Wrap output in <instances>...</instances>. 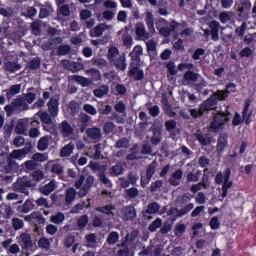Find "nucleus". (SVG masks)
<instances>
[{
    "label": "nucleus",
    "mask_w": 256,
    "mask_h": 256,
    "mask_svg": "<svg viewBox=\"0 0 256 256\" xmlns=\"http://www.w3.org/2000/svg\"><path fill=\"white\" fill-rule=\"evenodd\" d=\"M125 195L127 199H137L139 197V189L132 187L125 190Z\"/></svg>",
    "instance_id": "49"
},
{
    "label": "nucleus",
    "mask_w": 256,
    "mask_h": 256,
    "mask_svg": "<svg viewBox=\"0 0 256 256\" xmlns=\"http://www.w3.org/2000/svg\"><path fill=\"white\" fill-rule=\"evenodd\" d=\"M145 23L149 32H147L143 22H138L135 25V33L139 39H142V41L151 39V35H154L155 33V16H153V12L146 13Z\"/></svg>",
    "instance_id": "2"
},
{
    "label": "nucleus",
    "mask_w": 256,
    "mask_h": 256,
    "mask_svg": "<svg viewBox=\"0 0 256 256\" xmlns=\"http://www.w3.org/2000/svg\"><path fill=\"white\" fill-rule=\"evenodd\" d=\"M225 95L223 92H213L203 103L199 105L198 110L192 108L189 110V113L193 119H199V117H203L209 111H215L219 101H223L225 99Z\"/></svg>",
    "instance_id": "1"
},
{
    "label": "nucleus",
    "mask_w": 256,
    "mask_h": 256,
    "mask_svg": "<svg viewBox=\"0 0 256 256\" xmlns=\"http://www.w3.org/2000/svg\"><path fill=\"white\" fill-rule=\"evenodd\" d=\"M35 209V204L33 203V200L27 199L23 205H20L17 207L18 213H31Z\"/></svg>",
    "instance_id": "18"
},
{
    "label": "nucleus",
    "mask_w": 256,
    "mask_h": 256,
    "mask_svg": "<svg viewBox=\"0 0 256 256\" xmlns=\"http://www.w3.org/2000/svg\"><path fill=\"white\" fill-rule=\"evenodd\" d=\"M68 107L72 113V115H77V113H79V103L77 102V100H71L68 104Z\"/></svg>",
    "instance_id": "56"
},
{
    "label": "nucleus",
    "mask_w": 256,
    "mask_h": 256,
    "mask_svg": "<svg viewBox=\"0 0 256 256\" xmlns=\"http://www.w3.org/2000/svg\"><path fill=\"white\" fill-rule=\"evenodd\" d=\"M48 113L51 117H57L59 115V100L55 98H50L49 102L47 103Z\"/></svg>",
    "instance_id": "16"
},
{
    "label": "nucleus",
    "mask_w": 256,
    "mask_h": 256,
    "mask_svg": "<svg viewBox=\"0 0 256 256\" xmlns=\"http://www.w3.org/2000/svg\"><path fill=\"white\" fill-rule=\"evenodd\" d=\"M114 110L116 111V113L126 115L127 114V104H125V102H123V100H120L114 105Z\"/></svg>",
    "instance_id": "41"
},
{
    "label": "nucleus",
    "mask_w": 256,
    "mask_h": 256,
    "mask_svg": "<svg viewBox=\"0 0 256 256\" xmlns=\"http://www.w3.org/2000/svg\"><path fill=\"white\" fill-rule=\"evenodd\" d=\"M24 221L31 223V221H37L38 225H45L47 219L43 217V214L39 211H34L30 215L24 217Z\"/></svg>",
    "instance_id": "11"
},
{
    "label": "nucleus",
    "mask_w": 256,
    "mask_h": 256,
    "mask_svg": "<svg viewBox=\"0 0 256 256\" xmlns=\"http://www.w3.org/2000/svg\"><path fill=\"white\" fill-rule=\"evenodd\" d=\"M30 125L31 127H34V128H31L29 130V137H31L32 139H35V137H39L40 135V132H39V121L37 120H32L30 122Z\"/></svg>",
    "instance_id": "29"
},
{
    "label": "nucleus",
    "mask_w": 256,
    "mask_h": 256,
    "mask_svg": "<svg viewBox=\"0 0 256 256\" xmlns=\"http://www.w3.org/2000/svg\"><path fill=\"white\" fill-rule=\"evenodd\" d=\"M118 242H119V232L117 231L110 232L106 239V243H108V245H115Z\"/></svg>",
    "instance_id": "42"
},
{
    "label": "nucleus",
    "mask_w": 256,
    "mask_h": 256,
    "mask_svg": "<svg viewBox=\"0 0 256 256\" xmlns=\"http://www.w3.org/2000/svg\"><path fill=\"white\" fill-rule=\"evenodd\" d=\"M41 67V58L36 57L27 63L26 69L29 71H37Z\"/></svg>",
    "instance_id": "34"
},
{
    "label": "nucleus",
    "mask_w": 256,
    "mask_h": 256,
    "mask_svg": "<svg viewBox=\"0 0 256 256\" xmlns=\"http://www.w3.org/2000/svg\"><path fill=\"white\" fill-rule=\"evenodd\" d=\"M51 114H48L47 112H42L40 114V121L42 123V127L44 131H47L48 133H51L53 131V127H49L50 125H53V118H51Z\"/></svg>",
    "instance_id": "10"
},
{
    "label": "nucleus",
    "mask_w": 256,
    "mask_h": 256,
    "mask_svg": "<svg viewBox=\"0 0 256 256\" xmlns=\"http://www.w3.org/2000/svg\"><path fill=\"white\" fill-rule=\"evenodd\" d=\"M83 109L88 115H97V108L91 104H84Z\"/></svg>",
    "instance_id": "64"
},
{
    "label": "nucleus",
    "mask_w": 256,
    "mask_h": 256,
    "mask_svg": "<svg viewBox=\"0 0 256 256\" xmlns=\"http://www.w3.org/2000/svg\"><path fill=\"white\" fill-rule=\"evenodd\" d=\"M237 91V84L229 82L228 84H226L225 86V90H217L216 93H224V95L226 96L225 99L223 100H218V101H225L229 95H231V93H236Z\"/></svg>",
    "instance_id": "20"
},
{
    "label": "nucleus",
    "mask_w": 256,
    "mask_h": 256,
    "mask_svg": "<svg viewBox=\"0 0 256 256\" xmlns=\"http://www.w3.org/2000/svg\"><path fill=\"white\" fill-rule=\"evenodd\" d=\"M120 213H121V219H123V221H133L134 219L137 218V210L133 205L122 207L120 209Z\"/></svg>",
    "instance_id": "6"
},
{
    "label": "nucleus",
    "mask_w": 256,
    "mask_h": 256,
    "mask_svg": "<svg viewBox=\"0 0 256 256\" xmlns=\"http://www.w3.org/2000/svg\"><path fill=\"white\" fill-rule=\"evenodd\" d=\"M98 177L103 185H107V187H113V183L111 182L109 177H107V174H105V170H101L100 172H98Z\"/></svg>",
    "instance_id": "44"
},
{
    "label": "nucleus",
    "mask_w": 256,
    "mask_h": 256,
    "mask_svg": "<svg viewBox=\"0 0 256 256\" xmlns=\"http://www.w3.org/2000/svg\"><path fill=\"white\" fill-rule=\"evenodd\" d=\"M13 129H15V122L10 121L4 125V136L9 137L13 133Z\"/></svg>",
    "instance_id": "55"
},
{
    "label": "nucleus",
    "mask_w": 256,
    "mask_h": 256,
    "mask_svg": "<svg viewBox=\"0 0 256 256\" xmlns=\"http://www.w3.org/2000/svg\"><path fill=\"white\" fill-rule=\"evenodd\" d=\"M25 166V172L29 173L30 171H37L39 164H37V162H35L34 160H27L24 163Z\"/></svg>",
    "instance_id": "46"
},
{
    "label": "nucleus",
    "mask_w": 256,
    "mask_h": 256,
    "mask_svg": "<svg viewBox=\"0 0 256 256\" xmlns=\"http://www.w3.org/2000/svg\"><path fill=\"white\" fill-rule=\"evenodd\" d=\"M71 80L79 83L81 87H89L90 85H93V80L79 75H72Z\"/></svg>",
    "instance_id": "21"
},
{
    "label": "nucleus",
    "mask_w": 256,
    "mask_h": 256,
    "mask_svg": "<svg viewBox=\"0 0 256 256\" xmlns=\"http://www.w3.org/2000/svg\"><path fill=\"white\" fill-rule=\"evenodd\" d=\"M59 129H60V133H61L62 137H64V138L71 137V135H73L75 133V128H73V126H71L69 124V121H67V120H63L59 124Z\"/></svg>",
    "instance_id": "12"
},
{
    "label": "nucleus",
    "mask_w": 256,
    "mask_h": 256,
    "mask_svg": "<svg viewBox=\"0 0 256 256\" xmlns=\"http://www.w3.org/2000/svg\"><path fill=\"white\" fill-rule=\"evenodd\" d=\"M21 68H22L21 64L17 62L8 61L5 63V69L9 73H17V71H21Z\"/></svg>",
    "instance_id": "32"
},
{
    "label": "nucleus",
    "mask_w": 256,
    "mask_h": 256,
    "mask_svg": "<svg viewBox=\"0 0 256 256\" xmlns=\"http://www.w3.org/2000/svg\"><path fill=\"white\" fill-rule=\"evenodd\" d=\"M37 149L38 151H47V149H49V138H47V136L39 139Z\"/></svg>",
    "instance_id": "40"
},
{
    "label": "nucleus",
    "mask_w": 256,
    "mask_h": 256,
    "mask_svg": "<svg viewBox=\"0 0 256 256\" xmlns=\"http://www.w3.org/2000/svg\"><path fill=\"white\" fill-rule=\"evenodd\" d=\"M195 139L202 145V147H207V145H211V137H207V135L203 134L201 130H198L194 134Z\"/></svg>",
    "instance_id": "19"
},
{
    "label": "nucleus",
    "mask_w": 256,
    "mask_h": 256,
    "mask_svg": "<svg viewBox=\"0 0 256 256\" xmlns=\"http://www.w3.org/2000/svg\"><path fill=\"white\" fill-rule=\"evenodd\" d=\"M219 27H221L219 22L216 20H212L209 23L210 30L205 29L204 34L206 35V37H209V35H211L212 41H219Z\"/></svg>",
    "instance_id": "7"
},
{
    "label": "nucleus",
    "mask_w": 256,
    "mask_h": 256,
    "mask_svg": "<svg viewBox=\"0 0 256 256\" xmlns=\"http://www.w3.org/2000/svg\"><path fill=\"white\" fill-rule=\"evenodd\" d=\"M128 75L132 77L134 81H143V79H145V72L138 66H130Z\"/></svg>",
    "instance_id": "13"
},
{
    "label": "nucleus",
    "mask_w": 256,
    "mask_h": 256,
    "mask_svg": "<svg viewBox=\"0 0 256 256\" xmlns=\"http://www.w3.org/2000/svg\"><path fill=\"white\" fill-rule=\"evenodd\" d=\"M74 150L75 145H73V143H68L61 149L60 157H71Z\"/></svg>",
    "instance_id": "33"
},
{
    "label": "nucleus",
    "mask_w": 256,
    "mask_h": 256,
    "mask_svg": "<svg viewBox=\"0 0 256 256\" xmlns=\"http://www.w3.org/2000/svg\"><path fill=\"white\" fill-rule=\"evenodd\" d=\"M246 31H247V22H242V24L235 29V33H237V35L241 39H243V37H245Z\"/></svg>",
    "instance_id": "57"
},
{
    "label": "nucleus",
    "mask_w": 256,
    "mask_h": 256,
    "mask_svg": "<svg viewBox=\"0 0 256 256\" xmlns=\"http://www.w3.org/2000/svg\"><path fill=\"white\" fill-rule=\"evenodd\" d=\"M89 223V216L82 215L77 220V227L78 229H85Z\"/></svg>",
    "instance_id": "52"
},
{
    "label": "nucleus",
    "mask_w": 256,
    "mask_h": 256,
    "mask_svg": "<svg viewBox=\"0 0 256 256\" xmlns=\"http://www.w3.org/2000/svg\"><path fill=\"white\" fill-rule=\"evenodd\" d=\"M157 171V161H152L146 168V179L147 182L144 184L143 179H141V187H145L151 179H153V175H155V172Z\"/></svg>",
    "instance_id": "15"
},
{
    "label": "nucleus",
    "mask_w": 256,
    "mask_h": 256,
    "mask_svg": "<svg viewBox=\"0 0 256 256\" xmlns=\"http://www.w3.org/2000/svg\"><path fill=\"white\" fill-rule=\"evenodd\" d=\"M86 135L90 138V139H99L101 137V129L97 128V127H93V128H88L86 130Z\"/></svg>",
    "instance_id": "36"
},
{
    "label": "nucleus",
    "mask_w": 256,
    "mask_h": 256,
    "mask_svg": "<svg viewBox=\"0 0 256 256\" xmlns=\"http://www.w3.org/2000/svg\"><path fill=\"white\" fill-rule=\"evenodd\" d=\"M227 134H222L218 137L217 141V151H225V147H227Z\"/></svg>",
    "instance_id": "35"
},
{
    "label": "nucleus",
    "mask_w": 256,
    "mask_h": 256,
    "mask_svg": "<svg viewBox=\"0 0 256 256\" xmlns=\"http://www.w3.org/2000/svg\"><path fill=\"white\" fill-rule=\"evenodd\" d=\"M29 153V149L22 148L18 150H13L10 154L11 159H21V157H25Z\"/></svg>",
    "instance_id": "38"
},
{
    "label": "nucleus",
    "mask_w": 256,
    "mask_h": 256,
    "mask_svg": "<svg viewBox=\"0 0 256 256\" xmlns=\"http://www.w3.org/2000/svg\"><path fill=\"white\" fill-rule=\"evenodd\" d=\"M152 137L150 139L151 145H159L161 143V128L159 127H151Z\"/></svg>",
    "instance_id": "17"
},
{
    "label": "nucleus",
    "mask_w": 256,
    "mask_h": 256,
    "mask_svg": "<svg viewBox=\"0 0 256 256\" xmlns=\"http://www.w3.org/2000/svg\"><path fill=\"white\" fill-rule=\"evenodd\" d=\"M159 209H161L159 203L151 202L146 208V213L147 215H155L156 213H159Z\"/></svg>",
    "instance_id": "39"
},
{
    "label": "nucleus",
    "mask_w": 256,
    "mask_h": 256,
    "mask_svg": "<svg viewBox=\"0 0 256 256\" xmlns=\"http://www.w3.org/2000/svg\"><path fill=\"white\" fill-rule=\"evenodd\" d=\"M212 121L210 123V128L212 131L217 132L220 129H223L229 121H231V112L229 107L226 108V111H218L216 114H213Z\"/></svg>",
    "instance_id": "3"
},
{
    "label": "nucleus",
    "mask_w": 256,
    "mask_h": 256,
    "mask_svg": "<svg viewBox=\"0 0 256 256\" xmlns=\"http://www.w3.org/2000/svg\"><path fill=\"white\" fill-rule=\"evenodd\" d=\"M115 131V124L113 122H106L103 126V133L104 135H111Z\"/></svg>",
    "instance_id": "54"
},
{
    "label": "nucleus",
    "mask_w": 256,
    "mask_h": 256,
    "mask_svg": "<svg viewBox=\"0 0 256 256\" xmlns=\"http://www.w3.org/2000/svg\"><path fill=\"white\" fill-rule=\"evenodd\" d=\"M186 230H187V225H185L184 223L178 224L174 229V235L179 237L183 235V233H185Z\"/></svg>",
    "instance_id": "61"
},
{
    "label": "nucleus",
    "mask_w": 256,
    "mask_h": 256,
    "mask_svg": "<svg viewBox=\"0 0 256 256\" xmlns=\"http://www.w3.org/2000/svg\"><path fill=\"white\" fill-rule=\"evenodd\" d=\"M21 243L22 249H25V251H28V249H31V247H33V241H31V236L29 234L21 235Z\"/></svg>",
    "instance_id": "30"
},
{
    "label": "nucleus",
    "mask_w": 256,
    "mask_h": 256,
    "mask_svg": "<svg viewBox=\"0 0 256 256\" xmlns=\"http://www.w3.org/2000/svg\"><path fill=\"white\" fill-rule=\"evenodd\" d=\"M93 183H95V177L93 175L87 176L85 180V184L78 191V197H86V195L91 191V187H93Z\"/></svg>",
    "instance_id": "9"
},
{
    "label": "nucleus",
    "mask_w": 256,
    "mask_h": 256,
    "mask_svg": "<svg viewBox=\"0 0 256 256\" xmlns=\"http://www.w3.org/2000/svg\"><path fill=\"white\" fill-rule=\"evenodd\" d=\"M184 81H197L199 79V74L195 73L194 71L188 70L185 72Z\"/></svg>",
    "instance_id": "50"
},
{
    "label": "nucleus",
    "mask_w": 256,
    "mask_h": 256,
    "mask_svg": "<svg viewBox=\"0 0 256 256\" xmlns=\"http://www.w3.org/2000/svg\"><path fill=\"white\" fill-rule=\"evenodd\" d=\"M194 208H195V204L189 203V204L185 205L183 208L178 209L177 214H176V219H179V217H185V215H187V213H190L191 211H193Z\"/></svg>",
    "instance_id": "27"
},
{
    "label": "nucleus",
    "mask_w": 256,
    "mask_h": 256,
    "mask_svg": "<svg viewBox=\"0 0 256 256\" xmlns=\"http://www.w3.org/2000/svg\"><path fill=\"white\" fill-rule=\"evenodd\" d=\"M95 211H97L98 213H102L103 215H113V211H115V206H113L112 204L98 206L95 208Z\"/></svg>",
    "instance_id": "26"
},
{
    "label": "nucleus",
    "mask_w": 256,
    "mask_h": 256,
    "mask_svg": "<svg viewBox=\"0 0 256 256\" xmlns=\"http://www.w3.org/2000/svg\"><path fill=\"white\" fill-rule=\"evenodd\" d=\"M50 221L55 225H59L65 221V214L58 212L56 215L51 216Z\"/></svg>",
    "instance_id": "53"
},
{
    "label": "nucleus",
    "mask_w": 256,
    "mask_h": 256,
    "mask_svg": "<svg viewBox=\"0 0 256 256\" xmlns=\"http://www.w3.org/2000/svg\"><path fill=\"white\" fill-rule=\"evenodd\" d=\"M87 75H89V79L90 81L93 82H97V81H101V72L95 68H90L88 70H86Z\"/></svg>",
    "instance_id": "28"
},
{
    "label": "nucleus",
    "mask_w": 256,
    "mask_h": 256,
    "mask_svg": "<svg viewBox=\"0 0 256 256\" xmlns=\"http://www.w3.org/2000/svg\"><path fill=\"white\" fill-rule=\"evenodd\" d=\"M31 125V120L27 118H22L17 121V124L15 126V133L17 135H24L27 136L29 131V126Z\"/></svg>",
    "instance_id": "8"
},
{
    "label": "nucleus",
    "mask_w": 256,
    "mask_h": 256,
    "mask_svg": "<svg viewBox=\"0 0 256 256\" xmlns=\"http://www.w3.org/2000/svg\"><path fill=\"white\" fill-rule=\"evenodd\" d=\"M216 185H222V189L229 191L233 187V181L231 180V168H226L223 172H218L215 176Z\"/></svg>",
    "instance_id": "5"
},
{
    "label": "nucleus",
    "mask_w": 256,
    "mask_h": 256,
    "mask_svg": "<svg viewBox=\"0 0 256 256\" xmlns=\"http://www.w3.org/2000/svg\"><path fill=\"white\" fill-rule=\"evenodd\" d=\"M123 171H125V168H123V164H121V162L116 163L109 169V173L112 177H119V175H123Z\"/></svg>",
    "instance_id": "25"
},
{
    "label": "nucleus",
    "mask_w": 256,
    "mask_h": 256,
    "mask_svg": "<svg viewBox=\"0 0 256 256\" xmlns=\"http://www.w3.org/2000/svg\"><path fill=\"white\" fill-rule=\"evenodd\" d=\"M92 61H93L94 65L99 67V69H103L105 67L109 68V62H107V60H105L103 58L92 59Z\"/></svg>",
    "instance_id": "58"
},
{
    "label": "nucleus",
    "mask_w": 256,
    "mask_h": 256,
    "mask_svg": "<svg viewBox=\"0 0 256 256\" xmlns=\"http://www.w3.org/2000/svg\"><path fill=\"white\" fill-rule=\"evenodd\" d=\"M76 195H77V190H75V188L73 187L68 188L66 191L65 201L68 204L73 203V201H75Z\"/></svg>",
    "instance_id": "43"
},
{
    "label": "nucleus",
    "mask_w": 256,
    "mask_h": 256,
    "mask_svg": "<svg viewBox=\"0 0 256 256\" xmlns=\"http://www.w3.org/2000/svg\"><path fill=\"white\" fill-rule=\"evenodd\" d=\"M58 55L61 57L63 55H69L71 53V46L69 45H60L57 49Z\"/></svg>",
    "instance_id": "59"
},
{
    "label": "nucleus",
    "mask_w": 256,
    "mask_h": 256,
    "mask_svg": "<svg viewBox=\"0 0 256 256\" xmlns=\"http://www.w3.org/2000/svg\"><path fill=\"white\" fill-rule=\"evenodd\" d=\"M114 147H115L116 149H123V148H124V149H128V147H129V139L126 138V137L119 138V139L116 141Z\"/></svg>",
    "instance_id": "45"
},
{
    "label": "nucleus",
    "mask_w": 256,
    "mask_h": 256,
    "mask_svg": "<svg viewBox=\"0 0 256 256\" xmlns=\"http://www.w3.org/2000/svg\"><path fill=\"white\" fill-rule=\"evenodd\" d=\"M164 127L168 133H173L177 129V121L170 119L164 123Z\"/></svg>",
    "instance_id": "51"
},
{
    "label": "nucleus",
    "mask_w": 256,
    "mask_h": 256,
    "mask_svg": "<svg viewBox=\"0 0 256 256\" xmlns=\"http://www.w3.org/2000/svg\"><path fill=\"white\" fill-rule=\"evenodd\" d=\"M127 58L125 57V55H121L119 56L117 59H114L112 63L113 65H115L116 69H119L120 71H125V69H127Z\"/></svg>",
    "instance_id": "23"
},
{
    "label": "nucleus",
    "mask_w": 256,
    "mask_h": 256,
    "mask_svg": "<svg viewBox=\"0 0 256 256\" xmlns=\"http://www.w3.org/2000/svg\"><path fill=\"white\" fill-rule=\"evenodd\" d=\"M117 55H119V48L110 47L108 49V54H107V59H108L109 63H113V61H115V57H117Z\"/></svg>",
    "instance_id": "47"
},
{
    "label": "nucleus",
    "mask_w": 256,
    "mask_h": 256,
    "mask_svg": "<svg viewBox=\"0 0 256 256\" xmlns=\"http://www.w3.org/2000/svg\"><path fill=\"white\" fill-rule=\"evenodd\" d=\"M249 107H251L250 99L245 101L244 109L242 111V119L245 122V125H251V117H253V110L249 112Z\"/></svg>",
    "instance_id": "14"
},
{
    "label": "nucleus",
    "mask_w": 256,
    "mask_h": 256,
    "mask_svg": "<svg viewBox=\"0 0 256 256\" xmlns=\"http://www.w3.org/2000/svg\"><path fill=\"white\" fill-rule=\"evenodd\" d=\"M31 187H35V183H33V180L29 176L18 177L14 183V189L18 193H23V195H29V189Z\"/></svg>",
    "instance_id": "4"
},
{
    "label": "nucleus",
    "mask_w": 256,
    "mask_h": 256,
    "mask_svg": "<svg viewBox=\"0 0 256 256\" xmlns=\"http://www.w3.org/2000/svg\"><path fill=\"white\" fill-rule=\"evenodd\" d=\"M237 11L240 15L244 13H249L251 11V0H241L238 5Z\"/></svg>",
    "instance_id": "24"
},
{
    "label": "nucleus",
    "mask_w": 256,
    "mask_h": 256,
    "mask_svg": "<svg viewBox=\"0 0 256 256\" xmlns=\"http://www.w3.org/2000/svg\"><path fill=\"white\" fill-rule=\"evenodd\" d=\"M18 93H21V85L19 84L12 85L9 91L6 92V99L8 101H11L13 96L18 95Z\"/></svg>",
    "instance_id": "31"
},
{
    "label": "nucleus",
    "mask_w": 256,
    "mask_h": 256,
    "mask_svg": "<svg viewBox=\"0 0 256 256\" xmlns=\"http://www.w3.org/2000/svg\"><path fill=\"white\" fill-rule=\"evenodd\" d=\"M55 189V183L53 181H50L48 184L40 187V193L42 195H51Z\"/></svg>",
    "instance_id": "37"
},
{
    "label": "nucleus",
    "mask_w": 256,
    "mask_h": 256,
    "mask_svg": "<svg viewBox=\"0 0 256 256\" xmlns=\"http://www.w3.org/2000/svg\"><path fill=\"white\" fill-rule=\"evenodd\" d=\"M163 225V220L161 218H156L149 226L148 230L150 233H155Z\"/></svg>",
    "instance_id": "48"
},
{
    "label": "nucleus",
    "mask_w": 256,
    "mask_h": 256,
    "mask_svg": "<svg viewBox=\"0 0 256 256\" xmlns=\"http://www.w3.org/2000/svg\"><path fill=\"white\" fill-rule=\"evenodd\" d=\"M25 223L23 222V220L19 219V218H13L12 219V226L14 231H19L20 229H23Z\"/></svg>",
    "instance_id": "60"
},
{
    "label": "nucleus",
    "mask_w": 256,
    "mask_h": 256,
    "mask_svg": "<svg viewBox=\"0 0 256 256\" xmlns=\"http://www.w3.org/2000/svg\"><path fill=\"white\" fill-rule=\"evenodd\" d=\"M109 93V86L102 84L98 88L93 90L94 97H97V99H103L105 95H108Z\"/></svg>",
    "instance_id": "22"
},
{
    "label": "nucleus",
    "mask_w": 256,
    "mask_h": 256,
    "mask_svg": "<svg viewBox=\"0 0 256 256\" xmlns=\"http://www.w3.org/2000/svg\"><path fill=\"white\" fill-rule=\"evenodd\" d=\"M105 33V24L100 23L94 28V37H101Z\"/></svg>",
    "instance_id": "63"
},
{
    "label": "nucleus",
    "mask_w": 256,
    "mask_h": 256,
    "mask_svg": "<svg viewBox=\"0 0 256 256\" xmlns=\"http://www.w3.org/2000/svg\"><path fill=\"white\" fill-rule=\"evenodd\" d=\"M92 227H103V216L95 215L92 218Z\"/></svg>",
    "instance_id": "62"
}]
</instances>
